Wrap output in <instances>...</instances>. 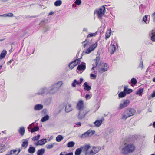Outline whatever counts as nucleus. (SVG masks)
<instances>
[{
	"label": "nucleus",
	"instance_id": "obj_28",
	"mask_svg": "<svg viewBox=\"0 0 155 155\" xmlns=\"http://www.w3.org/2000/svg\"><path fill=\"white\" fill-rule=\"evenodd\" d=\"M75 145L74 142L71 141L68 142L67 144V146L68 147H73Z\"/></svg>",
	"mask_w": 155,
	"mask_h": 155
},
{
	"label": "nucleus",
	"instance_id": "obj_26",
	"mask_svg": "<svg viewBox=\"0 0 155 155\" xmlns=\"http://www.w3.org/2000/svg\"><path fill=\"white\" fill-rule=\"evenodd\" d=\"M143 91V88H140L139 89H138L137 91L136 92V94L139 95H141V94Z\"/></svg>",
	"mask_w": 155,
	"mask_h": 155
},
{
	"label": "nucleus",
	"instance_id": "obj_13",
	"mask_svg": "<svg viewBox=\"0 0 155 155\" xmlns=\"http://www.w3.org/2000/svg\"><path fill=\"white\" fill-rule=\"evenodd\" d=\"M128 87V86H124V91L126 94H129L133 91L132 89H128L127 88Z\"/></svg>",
	"mask_w": 155,
	"mask_h": 155
},
{
	"label": "nucleus",
	"instance_id": "obj_36",
	"mask_svg": "<svg viewBox=\"0 0 155 155\" xmlns=\"http://www.w3.org/2000/svg\"><path fill=\"white\" fill-rule=\"evenodd\" d=\"M39 129V127L37 126L33 128H31L30 130V131L31 133H33L34 132L37 131H38Z\"/></svg>",
	"mask_w": 155,
	"mask_h": 155
},
{
	"label": "nucleus",
	"instance_id": "obj_62",
	"mask_svg": "<svg viewBox=\"0 0 155 155\" xmlns=\"http://www.w3.org/2000/svg\"><path fill=\"white\" fill-rule=\"evenodd\" d=\"M54 12L53 11H51L48 14V15H53L54 13Z\"/></svg>",
	"mask_w": 155,
	"mask_h": 155
},
{
	"label": "nucleus",
	"instance_id": "obj_37",
	"mask_svg": "<svg viewBox=\"0 0 155 155\" xmlns=\"http://www.w3.org/2000/svg\"><path fill=\"white\" fill-rule=\"evenodd\" d=\"M116 50V47L114 45H112L111 49V51L110 50V51H111V54H113L115 52Z\"/></svg>",
	"mask_w": 155,
	"mask_h": 155
},
{
	"label": "nucleus",
	"instance_id": "obj_17",
	"mask_svg": "<svg viewBox=\"0 0 155 155\" xmlns=\"http://www.w3.org/2000/svg\"><path fill=\"white\" fill-rule=\"evenodd\" d=\"M43 108V106L41 104H38L35 106L34 110H39Z\"/></svg>",
	"mask_w": 155,
	"mask_h": 155
},
{
	"label": "nucleus",
	"instance_id": "obj_7",
	"mask_svg": "<svg viewBox=\"0 0 155 155\" xmlns=\"http://www.w3.org/2000/svg\"><path fill=\"white\" fill-rule=\"evenodd\" d=\"M79 110V113L78 115V118L80 120H82L84 118L88 112L85 111L84 110Z\"/></svg>",
	"mask_w": 155,
	"mask_h": 155
},
{
	"label": "nucleus",
	"instance_id": "obj_55",
	"mask_svg": "<svg viewBox=\"0 0 155 155\" xmlns=\"http://www.w3.org/2000/svg\"><path fill=\"white\" fill-rule=\"evenodd\" d=\"M8 17H12L13 16V14L11 13H8L7 14Z\"/></svg>",
	"mask_w": 155,
	"mask_h": 155
},
{
	"label": "nucleus",
	"instance_id": "obj_5",
	"mask_svg": "<svg viewBox=\"0 0 155 155\" xmlns=\"http://www.w3.org/2000/svg\"><path fill=\"white\" fill-rule=\"evenodd\" d=\"M130 103L128 100H124L120 104L118 107L119 109H122L128 106Z\"/></svg>",
	"mask_w": 155,
	"mask_h": 155
},
{
	"label": "nucleus",
	"instance_id": "obj_10",
	"mask_svg": "<svg viewBox=\"0 0 155 155\" xmlns=\"http://www.w3.org/2000/svg\"><path fill=\"white\" fill-rule=\"evenodd\" d=\"M77 107L79 110H84L83 101L82 100H81L78 101L77 104Z\"/></svg>",
	"mask_w": 155,
	"mask_h": 155
},
{
	"label": "nucleus",
	"instance_id": "obj_18",
	"mask_svg": "<svg viewBox=\"0 0 155 155\" xmlns=\"http://www.w3.org/2000/svg\"><path fill=\"white\" fill-rule=\"evenodd\" d=\"M45 151V149L44 148H41L38 150L37 152V155H43Z\"/></svg>",
	"mask_w": 155,
	"mask_h": 155
},
{
	"label": "nucleus",
	"instance_id": "obj_48",
	"mask_svg": "<svg viewBox=\"0 0 155 155\" xmlns=\"http://www.w3.org/2000/svg\"><path fill=\"white\" fill-rule=\"evenodd\" d=\"M76 82L77 80L76 79L74 80L71 84L72 86L74 87H76Z\"/></svg>",
	"mask_w": 155,
	"mask_h": 155
},
{
	"label": "nucleus",
	"instance_id": "obj_30",
	"mask_svg": "<svg viewBox=\"0 0 155 155\" xmlns=\"http://www.w3.org/2000/svg\"><path fill=\"white\" fill-rule=\"evenodd\" d=\"M97 153V151L96 152H95L93 150H91V151L90 152H86L85 153V155H94L96 153Z\"/></svg>",
	"mask_w": 155,
	"mask_h": 155
},
{
	"label": "nucleus",
	"instance_id": "obj_32",
	"mask_svg": "<svg viewBox=\"0 0 155 155\" xmlns=\"http://www.w3.org/2000/svg\"><path fill=\"white\" fill-rule=\"evenodd\" d=\"M108 68H101L99 70V71L100 73H102L107 71Z\"/></svg>",
	"mask_w": 155,
	"mask_h": 155
},
{
	"label": "nucleus",
	"instance_id": "obj_50",
	"mask_svg": "<svg viewBox=\"0 0 155 155\" xmlns=\"http://www.w3.org/2000/svg\"><path fill=\"white\" fill-rule=\"evenodd\" d=\"M92 96L91 94H86L85 96V98L87 100L90 99Z\"/></svg>",
	"mask_w": 155,
	"mask_h": 155
},
{
	"label": "nucleus",
	"instance_id": "obj_63",
	"mask_svg": "<svg viewBox=\"0 0 155 155\" xmlns=\"http://www.w3.org/2000/svg\"><path fill=\"white\" fill-rule=\"evenodd\" d=\"M5 146L4 145H3L2 144H0V149H2V147H5Z\"/></svg>",
	"mask_w": 155,
	"mask_h": 155
},
{
	"label": "nucleus",
	"instance_id": "obj_47",
	"mask_svg": "<svg viewBox=\"0 0 155 155\" xmlns=\"http://www.w3.org/2000/svg\"><path fill=\"white\" fill-rule=\"evenodd\" d=\"M93 50L89 47V48L87 49L85 52V54H89Z\"/></svg>",
	"mask_w": 155,
	"mask_h": 155
},
{
	"label": "nucleus",
	"instance_id": "obj_46",
	"mask_svg": "<svg viewBox=\"0 0 155 155\" xmlns=\"http://www.w3.org/2000/svg\"><path fill=\"white\" fill-rule=\"evenodd\" d=\"M111 32H107L105 35V39L107 40L108 38L110 36Z\"/></svg>",
	"mask_w": 155,
	"mask_h": 155
},
{
	"label": "nucleus",
	"instance_id": "obj_35",
	"mask_svg": "<svg viewBox=\"0 0 155 155\" xmlns=\"http://www.w3.org/2000/svg\"><path fill=\"white\" fill-rule=\"evenodd\" d=\"M28 145V140H25L23 142V143L22 144V147L26 148Z\"/></svg>",
	"mask_w": 155,
	"mask_h": 155
},
{
	"label": "nucleus",
	"instance_id": "obj_4",
	"mask_svg": "<svg viewBox=\"0 0 155 155\" xmlns=\"http://www.w3.org/2000/svg\"><path fill=\"white\" fill-rule=\"evenodd\" d=\"M105 12V8L104 6L101 7L98 10H97V14L100 19L102 18V17Z\"/></svg>",
	"mask_w": 155,
	"mask_h": 155
},
{
	"label": "nucleus",
	"instance_id": "obj_41",
	"mask_svg": "<svg viewBox=\"0 0 155 155\" xmlns=\"http://www.w3.org/2000/svg\"><path fill=\"white\" fill-rule=\"evenodd\" d=\"M97 34V32H96L94 33H90L87 36V38H88L89 37L94 36Z\"/></svg>",
	"mask_w": 155,
	"mask_h": 155
},
{
	"label": "nucleus",
	"instance_id": "obj_1",
	"mask_svg": "<svg viewBox=\"0 0 155 155\" xmlns=\"http://www.w3.org/2000/svg\"><path fill=\"white\" fill-rule=\"evenodd\" d=\"M134 146L132 144H128L123 148L121 153L123 154H127L132 152L134 150Z\"/></svg>",
	"mask_w": 155,
	"mask_h": 155
},
{
	"label": "nucleus",
	"instance_id": "obj_54",
	"mask_svg": "<svg viewBox=\"0 0 155 155\" xmlns=\"http://www.w3.org/2000/svg\"><path fill=\"white\" fill-rule=\"evenodd\" d=\"M47 110L46 109H44L42 111V112L44 114H46L47 113Z\"/></svg>",
	"mask_w": 155,
	"mask_h": 155
},
{
	"label": "nucleus",
	"instance_id": "obj_64",
	"mask_svg": "<svg viewBox=\"0 0 155 155\" xmlns=\"http://www.w3.org/2000/svg\"><path fill=\"white\" fill-rule=\"evenodd\" d=\"M83 80V79L82 78H81L80 80V83H81Z\"/></svg>",
	"mask_w": 155,
	"mask_h": 155
},
{
	"label": "nucleus",
	"instance_id": "obj_9",
	"mask_svg": "<svg viewBox=\"0 0 155 155\" xmlns=\"http://www.w3.org/2000/svg\"><path fill=\"white\" fill-rule=\"evenodd\" d=\"M63 104L64 106H65V111L66 112L68 113L72 110V109L70 104L67 103L66 104L63 103Z\"/></svg>",
	"mask_w": 155,
	"mask_h": 155
},
{
	"label": "nucleus",
	"instance_id": "obj_6",
	"mask_svg": "<svg viewBox=\"0 0 155 155\" xmlns=\"http://www.w3.org/2000/svg\"><path fill=\"white\" fill-rule=\"evenodd\" d=\"M81 58H78L69 64V66L71 70L75 66L80 63L81 62L80 59Z\"/></svg>",
	"mask_w": 155,
	"mask_h": 155
},
{
	"label": "nucleus",
	"instance_id": "obj_8",
	"mask_svg": "<svg viewBox=\"0 0 155 155\" xmlns=\"http://www.w3.org/2000/svg\"><path fill=\"white\" fill-rule=\"evenodd\" d=\"M94 133L95 131L94 130L92 131L89 130L82 134L80 136V137L81 138H84L89 135L92 136Z\"/></svg>",
	"mask_w": 155,
	"mask_h": 155
},
{
	"label": "nucleus",
	"instance_id": "obj_23",
	"mask_svg": "<svg viewBox=\"0 0 155 155\" xmlns=\"http://www.w3.org/2000/svg\"><path fill=\"white\" fill-rule=\"evenodd\" d=\"M47 142L45 139H41L38 141V143H39V145H42L45 144Z\"/></svg>",
	"mask_w": 155,
	"mask_h": 155
},
{
	"label": "nucleus",
	"instance_id": "obj_12",
	"mask_svg": "<svg viewBox=\"0 0 155 155\" xmlns=\"http://www.w3.org/2000/svg\"><path fill=\"white\" fill-rule=\"evenodd\" d=\"M48 92V89L45 87H44L41 88L39 91L37 93L38 95H42L46 93V94L48 93L47 92Z\"/></svg>",
	"mask_w": 155,
	"mask_h": 155
},
{
	"label": "nucleus",
	"instance_id": "obj_45",
	"mask_svg": "<svg viewBox=\"0 0 155 155\" xmlns=\"http://www.w3.org/2000/svg\"><path fill=\"white\" fill-rule=\"evenodd\" d=\"M142 58H141V60H142ZM138 67H141V69H142L144 68V66H143V61L141 60V61H140V64H139V65L138 66Z\"/></svg>",
	"mask_w": 155,
	"mask_h": 155
},
{
	"label": "nucleus",
	"instance_id": "obj_16",
	"mask_svg": "<svg viewBox=\"0 0 155 155\" xmlns=\"http://www.w3.org/2000/svg\"><path fill=\"white\" fill-rule=\"evenodd\" d=\"M35 151V148L33 147H32L31 145H30L28 149V152L29 153L32 154L34 153Z\"/></svg>",
	"mask_w": 155,
	"mask_h": 155
},
{
	"label": "nucleus",
	"instance_id": "obj_24",
	"mask_svg": "<svg viewBox=\"0 0 155 155\" xmlns=\"http://www.w3.org/2000/svg\"><path fill=\"white\" fill-rule=\"evenodd\" d=\"M81 148H78L75 151V155H80L82 151Z\"/></svg>",
	"mask_w": 155,
	"mask_h": 155
},
{
	"label": "nucleus",
	"instance_id": "obj_3",
	"mask_svg": "<svg viewBox=\"0 0 155 155\" xmlns=\"http://www.w3.org/2000/svg\"><path fill=\"white\" fill-rule=\"evenodd\" d=\"M62 84L61 82H59L57 84L53 85L51 88L48 91L47 93L50 94H53L57 92L58 90L59 87Z\"/></svg>",
	"mask_w": 155,
	"mask_h": 155
},
{
	"label": "nucleus",
	"instance_id": "obj_44",
	"mask_svg": "<svg viewBox=\"0 0 155 155\" xmlns=\"http://www.w3.org/2000/svg\"><path fill=\"white\" fill-rule=\"evenodd\" d=\"M100 66H101L103 68H108L107 65L106 63H105L103 62H101L100 64Z\"/></svg>",
	"mask_w": 155,
	"mask_h": 155
},
{
	"label": "nucleus",
	"instance_id": "obj_31",
	"mask_svg": "<svg viewBox=\"0 0 155 155\" xmlns=\"http://www.w3.org/2000/svg\"><path fill=\"white\" fill-rule=\"evenodd\" d=\"M62 1L60 0H56L54 2V5L56 6H60L62 4Z\"/></svg>",
	"mask_w": 155,
	"mask_h": 155
},
{
	"label": "nucleus",
	"instance_id": "obj_21",
	"mask_svg": "<svg viewBox=\"0 0 155 155\" xmlns=\"http://www.w3.org/2000/svg\"><path fill=\"white\" fill-rule=\"evenodd\" d=\"M7 54V51L6 50H3L0 54V59L3 58Z\"/></svg>",
	"mask_w": 155,
	"mask_h": 155
},
{
	"label": "nucleus",
	"instance_id": "obj_42",
	"mask_svg": "<svg viewBox=\"0 0 155 155\" xmlns=\"http://www.w3.org/2000/svg\"><path fill=\"white\" fill-rule=\"evenodd\" d=\"M99 60L100 57L98 56L97 57L96 59L94 60V61H95L96 66H97L98 65Z\"/></svg>",
	"mask_w": 155,
	"mask_h": 155
},
{
	"label": "nucleus",
	"instance_id": "obj_34",
	"mask_svg": "<svg viewBox=\"0 0 155 155\" xmlns=\"http://www.w3.org/2000/svg\"><path fill=\"white\" fill-rule=\"evenodd\" d=\"M126 94L124 92V91L121 92L118 94V96L119 98H123L126 96Z\"/></svg>",
	"mask_w": 155,
	"mask_h": 155
},
{
	"label": "nucleus",
	"instance_id": "obj_57",
	"mask_svg": "<svg viewBox=\"0 0 155 155\" xmlns=\"http://www.w3.org/2000/svg\"><path fill=\"white\" fill-rule=\"evenodd\" d=\"M45 22V21L44 20H43L41 21L40 23V25H43V24Z\"/></svg>",
	"mask_w": 155,
	"mask_h": 155
},
{
	"label": "nucleus",
	"instance_id": "obj_52",
	"mask_svg": "<svg viewBox=\"0 0 155 155\" xmlns=\"http://www.w3.org/2000/svg\"><path fill=\"white\" fill-rule=\"evenodd\" d=\"M46 147L48 149H50L53 147V144L47 145Z\"/></svg>",
	"mask_w": 155,
	"mask_h": 155
},
{
	"label": "nucleus",
	"instance_id": "obj_25",
	"mask_svg": "<svg viewBox=\"0 0 155 155\" xmlns=\"http://www.w3.org/2000/svg\"><path fill=\"white\" fill-rule=\"evenodd\" d=\"M148 17L150 18V16L149 15H145L144 17H143L142 18V21H144L146 24H148L149 23V21H147V19Z\"/></svg>",
	"mask_w": 155,
	"mask_h": 155
},
{
	"label": "nucleus",
	"instance_id": "obj_49",
	"mask_svg": "<svg viewBox=\"0 0 155 155\" xmlns=\"http://www.w3.org/2000/svg\"><path fill=\"white\" fill-rule=\"evenodd\" d=\"M81 0H76L74 2V3L78 5H81Z\"/></svg>",
	"mask_w": 155,
	"mask_h": 155
},
{
	"label": "nucleus",
	"instance_id": "obj_40",
	"mask_svg": "<svg viewBox=\"0 0 155 155\" xmlns=\"http://www.w3.org/2000/svg\"><path fill=\"white\" fill-rule=\"evenodd\" d=\"M17 151L16 150H11L9 152V154L6 155H11L13 154H15V155L17 154L16 152Z\"/></svg>",
	"mask_w": 155,
	"mask_h": 155
},
{
	"label": "nucleus",
	"instance_id": "obj_15",
	"mask_svg": "<svg viewBox=\"0 0 155 155\" xmlns=\"http://www.w3.org/2000/svg\"><path fill=\"white\" fill-rule=\"evenodd\" d=\"M83 86H84V90H85L89 91L91 88V86L87 84V82H85L84 83Z\"/></svg>",
	"mask_w": 155,
	"mask_h": 155
},
{
	"label": "nucleus",
	"instance_id": "obj_29",
	"mask_svg": "<svg viewBox=\"0 0 155 155\" xmlns=\"http://www.w3.org/2000/svg\"><path fill=\"white\" fill-rule=\"evenodd\" d=\"M63 139V137L61 135H59L56 137L57 141L59 142L61 141Z\"/></svg>",
	"mask_w": 155,
	"mask_h": 155
},
{
	"label": "nucleus",
	"instance_id": "obj_60",
	"mask_svg": "<svg viewBox=\"0 0 155 155\" xmlns=\"http://www.w3.org/2000/svg\"><path fill=\"white\" fill-rule=\"evenodd\" d=\"M13 61V59H12L11 60H10V61H8V62H7V64H8V65H9V64H10L12 62V61Z\"/></svg>",
	"mask_w": 155,
	"mask_h": 155
},
{
	"label": "nucleus",
	"instance_id": "obj_20",
	"mask_svg": "<svg viewBox=\"0 0 155 155\" xmlns=\"http://www.w3.org/2000/svg\"><path fill=\"white\" fill-rule=\"evenodd\" d=\"M91 41L86 39L85 41L82 42V44L83 45V46L84 48H85L86 46L87 45H90Z\"/></svg>",
	"mask_w": 155,
	"mask_h": 155
},
{
	"label": "nucleus",
	"instance_id": "obj_2",
	"mask_svg": "<svg viewBox=\"0 0 155 155\" xmlns=\"http://www.w3.org/2000/svg\"><path fill=\"white\" fill-rule=\"evenodd\" d=\"M135 112V110L133 108L126 109L124 111V114L123 115L122 118L126 120L127 118L134 114Z\"/></svg>",
	"mask_w": 155,
	"mask_h": 155
},
{
	"label": "nucleus",
	"instance_id": "obj_56",
	"mask_svg": "<svg viewBox=\"0 0 155 155\" xmlns=\"http://www.w3.org/2000/svg\"><path fill=\"white\" fill-rule=\"evenodd\" d=\"M151 96L152 97H155V90L151 94Z\"/></svg>",
	"mask_w": 155,
	"mask_h": 155
},
{
	"label": "nucleus",
	"instance_id": "obj_51",
	"mask_svg": "<svg viewBox=\"0 0 155 155\" xmlns=\"http://www.w3.org/2000/svg\"><path fill=\"white\" fill-rule=\"evenodd\" d=\"M90 77L91 79H95L96 78L97 76L93 74H90Z\"/></svg>",
	"mask_w": 155,
	"mask_h": 155
},
{
	"label": "nucleus",
	"instance_id": "obj_19",
	"mask_svg": "<svg viewBox=\"0 0 155 155\" xmlns=\"http://www.w3.org/2000/svg\"><path fill=\"white\" fill-rule=\"evenodd\" d=\"M90 147V146L89 145H86L84 146L81 147V148L82 149V151L83 152H85V153L88 152L87 151L89 149Z\"/></svg>",
	"mask_w": 155,
	"mask_h": 155
},
{
	"label": "nucleus",
	"instance_id": "obj_11",
	"mask_svg": "<svg viewBox=\"0 0 155 155\" xmlns=\"http://www.w3.org/2000/svg\"><path fill=\"white\" fill-rule=\"evenodd\" d=\"M86 68L85 63L84 62H82L81 64L78 65L77 69L79 71L82 70L83 71Z\"/></svg>",
	"mask_w": 155,
	"mask_h": 155
},
{
	"label": "nucleus",
	"instance_id": "obj_33",
	"mask_svg": "<svg viewBox=\"0 0 155 155\" xmlns=\"http://www.w3.org/2000/svg\"><path fill=\"white\" fill-rule=\"evenodd\" d=\"M97 46V42H96L94 44L91 45L90 47L93 51L94 49Z\"/></svg>",
	"mask_w": 155,
	"mask_h": 155
},
{
	"label": "nucleus",
	"instance_id": "obj_59",
	"mask_svg": "<svg viewBox=\"0 0 155 155\" xmlns=\"http://www.w3.org/2000/svg\"><path fill=\"white\" fill-rule=\"evenodd\" d=\"M8 16L7 14H4L0 15V17H7Z\"/></svg>",
	"mask_w": 155,
	"mask_h": 155
},
{
	"label": "nucleus",
	"instance_id": "obj_22",
	"mask_svg": "<svg viewBox=\"0 0 155 155\" xmlns=\"http://www.w3.org/2000/svg\"><path fill=\"white\" fill-rule=\"evenodd\" d=\"M49 117L48 115H46L43 117L41 119V121L42 122H44L49 120Z\"/></svg>",
	"mask_w": 155,
	"mask_h": 155
},
{
	"label": "nucleus",
	"instance_id": "obj_14",
	"mask_svg": "<svg viewBox=\"0 0 155 155\" xmlns=\"http://www.w3.org/2000/svg\"><path fill=\"white\" fill-rule=\"evenodd\" d=\"M104 120V117H102L100 120H96L94 122V124L96 126L98 127H99L101 124L103 120Z\"/></svg>",
	"mask_w": 155,
	"mask_h": 155
},
{
	"label": "nucleus",
	"instance_id": "obj_38",
	"mask_svg": "<svg viewBox=\"0 0 155 155\" xmlns=\"http://www.w3.org/2000/svg\"><path fill=\"white\" fill-rule=\"evenodd\" d=\"M40 136V135L38 134L37 136L33 137L32 138V139L34 141L38 140L39 139Z\"/></svg>",
	"mask_w": 155,
	"mask_h": 155
},
{
	"label": "nucleus",
	"instance_id": "obj_58",
	"mask_svg": "<svg viewBox=\"0 0 155 155\" xmlns=\"http://www.w3.org/2000/svg\"><path fill=\"white\" fill-rule=\"evenodd\" d=\"M152 16L153 19L154 20H155V12L152 14Z\"/></svg>",
	"mask_w": 155,
	"mask_h": 155
},
{
	"label": "nucleus",
	"instance_id": "obj_61",
	"mask_svg": "<svg viewBox=\"0 0 155 155\" xmlns=\"http://www.w3.org/2000/svg\"><path fill=\"white\" fill-rule=\"evenodd\" d=\"M81 123L80 122H78L76 123V125L77 126H81Z\"/></svg>",
	"mask_w": 155,
	"mask_h": 155
},
{
	"label": "nucleus",
	"instance_id": "obj_43",
	"mask_svg": "<svg viewBox=\"0 0 155 155\" xmlns=\"http://www.w3.org/2000/svg\"><path fill=\"white\" fill-rule=\"evenodd\" d=\"M131 82L132 84L135 85L137 83V81L135 78H133L131 80Z\"/></svg>",
	"mask_w": 155,
	"mask_h": 155
},
{
	"label": "nucleus",
	"instance_id": "obj_27",
	"mask_svg": "<svg viewBox=\"0 0 155 155\" xmlns=\"http://www.w3.org/2000/svg\"><path fill=\"white\" fill-rule=\"evenodd\" d=\"M25 132V128L24 127H21L20 128L19 132L21 135H24Z\"/></svg>",
	"mask_w": 155,
	"mask_h": 155
},
{
	"label": "nucleus",
	"instance_id": "obj_39",
	"mask_svg": "<svg viewBox=\"0 0 155 155\" xmlns=\"http://www.w3.org/2000/svg\"><path fill=\"white\" fill-rule=\"evenodd\" d=\"M151 34L152 36L151 37V39L153 42H155V33L152 32Z\"/></svg>",
	"mask_w": 155,
	"mask_h": 155
},
{
	"label": "nucleus",
	"instance_id": "obj_53",
	"mask_svg": "<svg viewBox=\"0 0 155 155\" xmlns=\"http://www.w3.org/2000/svg\"><path fill=\"white\" fill-rule=\"evenodd\" d=\"M93 149L95 152H96L97 151V153L100 150V149H99V148H97L95 147H93Z\"/></svg>",
	"mask_w": 155,
	"mask_h": 155
}]
</instances>
